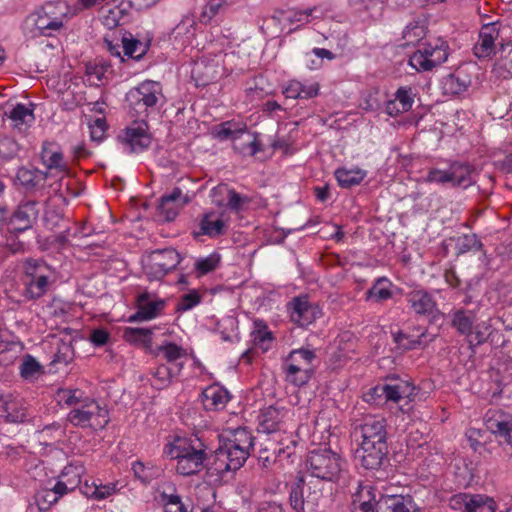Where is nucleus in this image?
<instances>
[{"mask_svg":"<svg viewBox=\"0 0 512 512\" xmlns=\"http://www.w3.org/2000/svg\"><path fill=\"white\" fill-rule=\"evenodd\" d=\"M380 503L390 512H419V507L411 495H382Z\"/></svg>","mask_w":512,"mask_h":512,"instance_id":"31","label":"nucleus"},{"mask_svg":"<svg viewBox=\"0 0 512 512\" xmlns=\"http://www.w3.org/2000/svg\"><path fill=\"white\" fill-rule=\"evenodd\" d=\"M141 45L142 44L139 40L123 38L124 55L134 59H140L144 52L142 51L137 54V50Z\"/></svg>","mask_w":512,"mask_h":512,"instance_id":"62","label":"nucleus"},{"mask_svg":"<svg viewBox=\"0 0 512 512\" xmlns=\"http://www.w3.org/2000/svg\"><path fill=\"white\" fill-rule=\"evenodd\" d=\"M366 176V172L361 169L340 168L335 172V177L342 188H351L360 184Z\"/></svg>","mask_w":512,"mask_h":512,"instance_id":"43","label":"nucleus"},{"mask_svg":"<svg viewBox=\"0 0 512 512\" xmlns=\"http://www.w3.org/2000/svg\"><path fill=\"white\" fill-rule=\"evenodd\" d=\"M184 363H176L175 368L166 364H160L156 368L152 369L150 374L152 376L151 385L157 390H162L169 387L174 377L178 376Z\"/></svg>","mask_w":512,"mask_h":512,"instance_id":"27","label":"nucleus"},{"mask_svg":"<svg viewBox=\"0 0 512 512\" xmlns=\"http://www.w3.org/2000/svg\"><path fill=\"white\" fill-rule=\"evenodd\" d=\"M160 501L164 506L165 512H188L186 505L177 494H160Z\"/></svg>","mask_w":512,"mask_h":512,"instance_id":"47","label":"nucleus"},{"mask_svg":"<svg viewBox=\"0 0 512 512\" xmlns=\"http://www.w3.org/2000/svg\"><path fill=\"white\" fill-rule=\"evenodd\" d=\"M27 409L22 400L11 394H0V419L6 423H23L27 420Z\"/></svg>","mask_w":512,"mask_h":512,"instance_id":"22","label":"nucleus"},{"mask_svg":"<svg viewBox=\"0 0 512 512\" xmlns=\"http://www.w3.org/2000/svg\"><path fill=\"white\" fill-rule=\"evenodd\" d=\"M200 301H201V296L199 295V293L197 291L194 290L190 293L184 294L181 297L180 302L177 305V310L178 311L190 310L194 306L199 304Z\"/></svg>","mask_w":512,"mask_h":512,"instance_id":"59","label":"nucleus"},{"mask_svg":"<svg viewBox=\"0 0 512 512\" xmlns=\"http://www.w3.org/2000/svg\"><path fill=\"white\" fill-rule=\"evenodd\" d=\"M471 81L467 76L462 77L459 72L452 73L444 77L442 89L445 95L456 96L465 92L470 86Z\"/></svg>","mask_w":512,"mask_h":512,"instance_id":"36","label":"nucleus"},{"mask_svg":"<svg viewBox=\"0 0 512 512\" xmlns=\"http://www.w3.org/2000/svg\"><path fill=\"white\" fill-rule=\"evenodd\" d=\"M289 502L295 512H318L323 493L318 482L306 483L301 477L290 487Z\"/></svg>","mask_w":512,"mask_h":512,"instance_id":"10","label":"nucleus"},{"mask_svg":"<svg viewBox=\"0 0 512 512\" xmlns=\"http://www.w3.org/2000/svg\"><path fill=\"white\" fill-rule=\"evenodd\" d=\"M490 325L487 322H481L475 325L473 324L472 332L466 336L469 343V347L473 350L474 347L484 344L488 337Z\"/></svg>","mask_w":512,"mask_h":512,"instance_id":"46","label":"nucleus"},{"mask_svg":"<svg viewBox=\"0 0 512 512\" xmlns=\"http://www.w3.org/2000/svg\"><path fill=\"white\" fill-rule=\"evenodd\" d=\"M181 257L173 248L152 251L143 258V272L150 281L161 280L180 263Z\"/></svg>","mask_w":512,"mask_h":512,"instance_id":"12","label":"nucleus"},{"mask_svg":"<svg viewBox=\"0 0 512 512\" xmlns=\"http://www.w3.org/2000/svg\"><path fill=\"white\" fill-rule=\"evenodd\" d=\"M200 232L198 235L217 237L225 233L224 221L216 217L215 212L205 213L199 221Z\"/></svg>","mask_w":512,"mask_h":512,"instance_id":"35","label":"nucleus"},{"mask_svg":"<svg viewBox=\"0 0 512 512\" xmlns=\"http://www.w3.org/2000/svg\"><path fill=\"white\" fill-rule=\"evenodd\" d=\"M295 446V440H289L287 444H284L281 440L279 444L274 447H265L262 449L259 454V460L263 462L264 466H268L276 462L277 459L280 461L288 459L295 453Z\"/></svg>","mask_w":512,"mask_h":512,"instance_id":"28","label":"nucleus"},{"mask_svg":"<svg viewBox=\"0 0 512 512\" xmlns=\"http://www.w3.org/2000/svg\"><path fill=\"white\" fill-rule=\"evenodd\" d=\"M220 72L218 62L201 58L194 62L191 77L194 79L196 86H207L220 77Z\"/></svg>","mask_w":512,"mask_h":512,"instance_id":"24","label":"nucleus"},{"mask_svg":"<svg viewBox=\"0 0 512 512\" xmlns=\"http://www.w3.org/2000/svg\"><path fill=\"white\" fill-rule=\"evenodd\" d=\"M67 421L74 427L105 428L110 419L108 410L94 399H87L83 404L73 408L67 414Z\"/></svg>","mask_w":512,"mask_h":512,"instance_id":"11","label":"nucleus"},{"mask_svg":"<svg viewBox=\"0 0 512 512\" xmlns=\"http://www.w3.org/2000/svg\"><path fill=\"white\" fill-rule=\"evenodd\" d=\"M90 398L84 391L78 388H59L56 392L57 401L71 409L83 404Z\"/></svg>","mask_w":512,"mask_h":512,"instance_id":"38","label":"nucleus"},{"mask_svg":"<svg viewBox=\"0 0 512 512\" xmlns=\"http://www.w3.org/2000/svg\"><path fill=\"white\" fill-rule=\"evenodd\" d=\"M254 325L255 329L251 333L253 343L263 351H267L273 340L272 332L262 320H256Z\"/></svg>","mask_w":512,"mask_h":512,"instance_id":"44","label":"nucleus"},{"mask_svg":"<svg viewBox=\"0 0 512 512\" xmlns=\"http://www.w3.org/2000/svg\"><path fill=\"white\" fill-rule=\"evenodd\" d=\"M413 311L420 315H429L437 310V304L432 295L425 290H413L406 296Z\"/></svg>","mask_w":512,"mask_h":512,"instance_id":"29","label":"nucleus"},{"mask_svg":"<svg viewBox=\"0 0 512 512\" xmlns=\"http://www.w3.org/2000/svg\"><path fill=\"white\" fill-rule=\"evenodd\" d=\"M70 6L66 1L45 2L28 17L34 27V36L54 37L68 21Z\"/></svg>","mask_w":512,"mask_h":512,"instance_id":"5","label":"nucleus"},{"mask_svg":"<svg viewBox=\"0 0 512 512\" xmlns=\"http://www.w3.org/2000/svg\"><path fill=\"white\" fill-rule=\"evenodd\" d=\"M416 387L409 380L399 378H390V383L374 387V392L384 394L386 401L398 403L402 399L409 402L415 398Z\"/></svg>","mask_w":512,"mask_h":512,"instance_id":"18","label":"nucleus"},{"mask_svg":"<svg viewBox=\"0 0 512 512\" xmlns=\"http://www.w3.org/2000/svg\"><path fill=\"white\" fill-rule=\"evenodd\" d=\"M250 202V199L247 196H243L236 192L234 189L228 190L227 195V207L232 211H240L242 210L244 204Z\"/></svg>","mask_w":512,"mask_h":512,"instance_id":"57","label":"nucleus"},{"mask_svg":"<svg viewBox=\"0 0 512 512\" xmlns=\"http://www.w3.org/2000/svg\"><path fill=\"white\" fill-rule=\"evenodd\" d=\"M106 120L104 118H97L90 124L91 139L97 142L103 140L106 132Z\"/></svg>","mask_w":512,"mask_h":512,"instance_id":"60","label":"nucleus"},{"mask_svg":"<svg viewBox=\"0 0 512 512\" xmlns=\"http://www.w3.org/2000/svg\"><path fill=\"white\" fill-rule=\"evenodd\" d=\"M41 371V365L31 355H26L20 366L21 376L25 379L35 376Z\"/></svg>","mask_w":512,"mask_h":512,"instance_id":"56","label":"nucleus"},{"mask_svg":"<svg viewBox=\"0 0 512 512\" xmlns=\"http://www.w3.org/2000/svg\"><path fill=\"white\" fill-rule=\"evenodd\" d=\"M500 34V24L492 22L484 24L479 32L478 41L474 45L473 53L478 59H491L499 55L496 41Z\"/></svg>","mask_w":512,"mask_h":512,"instance_id":"16","label":"nucleus"},{"mask_svg":"<svg viewBox=\"0 0 512 512\" xmlns=\"http://www.w3.org/2000/svg\"><path fill=\"white\" fill-rule=\"evenodd\" d=\"M153 329L128 327L124 331V339L131 344H142L151 353Z\"/></svg>","mask_w":512,"mask_h":512,"instance_id":"39","label":"nucleus"},{"mask_svg":"<svg viewBox=\"0 0 512 512\" xmlns=\"http://www.w3.org/2000/svg\"><path fill=\"white\" fill-rule=\"evenodd\" d=\"M316 10H317L316 7H313V8H308L303 11H291L285 17V20L288 21L289 23L302 22V21L308 23L310 21L309 16H312L313 12H315Z\"/></svg>","mask_w":512,"mask_h":512,"instance_id":"63","label":"nucleus"},{"mask_svg":"<svg viewBox=\"0 0 512 512\" xmlns=\"http://www.w3.org/2000/svg\"><path fill=\"white\" fill-rule=\"evenodd\" d=\"M40 159L42 164L48 170H56L58 172H65L67 164L64 160L63 153L55 142H44L40 152Z\"/></svg>","mask_w":512,"mask_h":512,"instance_id":"25","label":"nucleus"},{"mask_svg":"<svg viewBox=\"0 0 512 512\" xmlns=\"http://www.w3.org/2000/svg\"><path fill=\"white\" fill-rule=\"evenodd\" d=\"M203 404L206 410H221L229 401L228 391L219 385H210L202 392Z\"/></svg>","mask_w":512,"mask_h":512,"instance_id":"30","label":"nucleus"},{"mask_svg":"<svg viewBox=\"0 0 512 512\" xmlns=\"http://www.w3.org/2000/svg\"><path fill=\"white\" fill-rule=\"evenodd\" d=\"M317 356L314 350L299 348L292 350L285 359V380L294 386L306 385L315 373Z\"/></svg>","mask_w":512,"mask_h":512,"instance_id":"7","label":"nucleus"},{"mask_svg":"<svg viewBox=\"0 0 512 512\" xmlns=\"http://www.w3.org/2000/svg\"><path fill=\"white\" fill-rule=\"evenodd\" d=\"M55 352L53 355V359L51 360L49 366L50 370L52 368H56V365L63 364L67 365L69 364L73 358H74V348L72 346V340H64V339H57L55 343Z\"/></svg>","mask_w":512,"mask_h":512,"instance_id":"37","label":"nucleus"},{"mask_svg":"<svg viewBox=\"0 0 512 512\" xmlns=\"http://www.w3.org/2000/svg\"><path fill=\"white\" fill-rule=\"evenodd\" d=\"M378 501L374 493V488L370 485L360 486L358 491L353 495V506H358L362 501Z\"/></svg>","mask_w":512,"mask_h":512,"instance_id":"58","label":"nucleus"},{"mask_svg":"<svg viewBox=\"0 0 512 512\" xmlns=\"http://www.w3.org/2000/svg\"><path fill=\"white\" fill-rule=\"evenodd\" d=\"M451 506L453 508L464 507L465 512H495L496 504L492 498L483 495L459 494L452 497Z\"/></svg>","mask_w":512,"mask_h":512,"instance_id":"21","label":"nucleus"},{"mask_svg":"<svg viewBox=\"0 0 512 512\" xmlns=\"http://www.w3.org/2000/svg\"><path fill=\"white\" fill-rule=\"evenodd\" d=\"M254 437L247 428L239 427L219 436V445L213 448L212 472L223 476L226 472L239 470L250 456Z\"/></svg>","mask_w":512,"mask_h":512,"instance_id":"3","label":"nucleus"},{"mask_svg":"<svg viewBox=\"0 0 512 512\" xmlns=\"http://www.w3.org/2000/svg\"><path fill=\"white\" fill-rule=\"evenodd\" d=\"M351 434L358 445L355 457L363 468L379 470L388 463V433L384 418L366 415L355 419Z\"/></svg>","mask_w":512,"mask_h":512,"instance_id":"1","label":"nucleus"},{"mask_svg":"<svg viewBox=\"0 0 512 512\" xmlns=\"http://www.w3.org/2000/svg\"><path fill=\"white\" fill-rule=\"evenodd\" d=\"M448 49L446 41L437 39L435 43H427L415 51L409 58V64L418 72L431 71L447 60Z\"/></svg>","mask_w":512,"mask_h":512,"instance_id":"13","label":"nucleus"},{"mask_svg":"<svg viewBox=\"0 0 512 512\" xmlns=\"http://www.w3.org/2000/svg\"><path fill=\"white\" fill-rule=\"evenodd\" d=\"M153 356L162 355L163 358L175 368L176 363H184L181 359L186 358V350L174 342L165 341L161 345L151 349Z\"/></svg>","mask_w":512,"mask_h":512,"instance_id":"33","label":"nucleus"},{"mask_svg":"<svg viewBox=\"0 0 512 512\" xmlns=\"http://www.w3.org/2000/svg\"><path fill=\"white\" fill-rule=\"evenodd\" d=\"M495 70L504 78L512 75V42L499 43V57L495 63Z\"/></svg>","mask_w":512,"mask_h":512,"instance_id":"40","label":"nucleus"},{"mask_svg":"<svg viewBox=\"0 0 512 512\" xmlns=\"http://www.w3.org/2000/svg\"><path fill=\"white\" fill-rule=\"evenodd\" d=\"M451 326L456 329L460 335L468 336L472 332L473 324L476 321V313L464 308L453 311L450 315Z\"/></svg>","mask_w":512,"mask_h":512,"instance_id":"34","label":"nucleus"},{"mask_svg":"<svg viewBox=\"0 0 512 512\" xmlns=\"http://www.w3.org/2000/svg\"><path fill=\"white\" fill-rule=\"evenodd\" d=\"M181 199L182 204H187L190 201L187 195L182 196V190L179 187H175L170 193L164 194L160 198L158 208L165 215L167 221H172L177 216L178 211L175 203Z\"/></svg>","mask_w":512,"mask_h":512,"instance_id":"32","label":"nucleus"},{"mask_svg":"<svg viewBox=\"0 0 512 512\" xmlns=\"http://www.w3.org/2000/svg\"><path fill=\"white\" fill-rule=\"evenodd\" d=\"M220 255L217 253H212L205 258H200L195 263V269L199 273V275L208 274L218 267L220 263Z\"/></svg>","mask_w":512,"mask_h":512,"instance_id":"53","label":"nucleus"},{"mask_svg":"<svg viewBox=\"0 0 512 512\" xmlns=\"http://www.w3.org/2000/svg\"><path fill=\"white\" fill-rule=\"evenodd\" d=\"M109 337H110V334L106 329L99 328V329H94L91 332L89 339L95 346L100 347V346L105 345L108 342Z\"/></svg>","mask_w":512,"mask_h":512,"instance_id":"64","label":"nucleus"},{"mask_svg":"<svg viewBox=\"0 0 512 512\" xmlns=\"http://www.w3.org/2000/svg\"><path fill=\"white\" fill-rule=\"evenodd\" d=\"M149 126L144 119L136 120L123 129L117 136L118 141L128 153H140L152 143Z\"/></svg>","mask_w":512,"mask_h":512,"instance_id":"15","label":"nucleus"},{"mask_svg":"<svg viewBox=\"0 0 512 512\" xmlns=\"http://www.w3.org/2000/svg\"><path fill=\"white\" fill-rule=\"evenodd\" d=\"M132 116L144 119L150 112L158 110L164 102L162 85L160 82L145 80L126 94Z\"/></svg>","mask_w":512,"mask_h":512,"instance_id":"6","label":"nucleus"},{"mask_svg":"<svg viewBox=\"0 0 512 512\" xmlns=\"http://www.w3.org/2000/svg\"><path fill=\"white\" fill-rule=\"evenodd\" d=\"M234 124L231 121L223 122L216 127V135L221 140L226 139H239L246 133V128H233Z\"/></svg>","mask_w":512,"mask_h":512,"instance_id":"49","label":"nucleus"},{"mask_svg":"<svg viewBox=\"0 0 512 512\" xmlns=\"http://www.w3.org/2000/svg\"><path fill=\"white\" fill-rule=\"evenodd\" d=\"M4 114L11 120L12 125L19 130L22 129L23 125L34 120L33 110L21 103L15 105L10 111H5Z\"/></svg>","mask_w":512,"mask_h":512,"instance_id":"42","label":"nucleus"},{"mask_svg":"<svg viewBox=\"0 0 512 512\" xmlns=\"http://www.w3.org/2000/svg\"><path fill=\"white\" fill-rule=\"evenodd\" d=\"M390 282L385 278H379L373 286L366 292L367 300L382 302L392 297V291L389 288Z\"/></svg>","mask_w":512,"mask_h":512,"instance_id":"45","label":"nucleus"},{"mask_svg":"<svg viewBox=\"0 0 512 512\" xmlns=\"http://www.w3.org/2000/svg\"><path fill=\"white\" fill-rule=\"evenodd\" d=\"M415 93L411 87H400L395 93V98L401 106V110L409 111L414 103Z\"/></svg>","mask_w":512,"mask_h":512,"instance_id":"55","label":"nucleus"},{"mask_svg":"<svg viewBox=\"0 0 512 512\" xmlns=\"http://www.w3.org/2000/svg\"><path fill=\"white\" fill-rule=\"evenodd\" d=\"M245 134H247L249 139H247L245 142H243L240 147L235 145L234 146L235 149H237L240 153L249 155V156H254L258 152L263 151V146L258 139V135L254 134V133H249L247 131Z\"/></svg>","mask_w":512,"mask_h":512,"instance_id":"52","label":"nucleus"},{"mask_svg":"<svg viewBox=\"0 0 512 512\" xmlns=\"http://www.w3.org/2000/svg\"><path fill=\"white\" fill-rule=\"evenodd\" d=\"M413 330L420 332L417 337L401 330L391 332L394 342L405 350L424 349L437 337L436 334L428 333L427 329L420 331L419 327H414Z\"/></svg>","mask_w":512,"mask_h":512,"instance_id":"23","label":"nucleus"},{"mask_svg":"<svg viewBox=\"0 0 512 512\" xmlns=\"http://www.w3.org/2000/svg\"><path fill=\"white\" fill-rule=\"evenodd\" d=\"M34 498L40 511L48 510L59 500L51 489H41L37 491Z\"/></svg>","mask_w":512,"mask_h":512,"instance_id":"54","label":"nucleus"},{"mask_svg":"<svg viewBox=\"0 0 512 512\" xmlns=\"http://www.w3.org/2000/svg\"><path fill=\"white\" fill-rule=\"evenodd\" d=\"M484 424L497 439L500 446H506L512 450V415L502 409H489L484 415ZM512 459V452L508 454Z\"/></svg>","mask_w":512,"mask_h":512,"instance_id":"14","label":"nucleus"},{"mask_svg":"<svg viewBox=\"0 0 512 512\" xmlns=\"http://www.w3.org/2000/svg\"><path fill=\"white\" fill-rule=\"evenodd\" d=\"M21 283L27 300L43 297L55 283V272L43 259L27 258L22 262Z\"/></svg>","mask_w":512,"mask_h":512,"instance_id":"4","label":"nucleus"},{"mask_svg":"<svg viewBox=\"0 0 512 512\" xmlns=\"http://www.w3.org/2000/svg\"><path fill=\"white\" fill-rule=\"evenodd\" d=\"M171 459L177 460L176 471L183 476L199 473L203 468L212 472L213 447L203 433L192 434L189 437L176 438L165 450Z\"/></svg>","mask_w":512,"mask_h":512,"instance_id":"2","label":"nucleus"},{"mask_svg":"<svg viewBox=\"0 0 512 512\" xmlns=\"http://www.w3.org/2000/svg\"><path fill=\"white\" fill-rule=\"evenodd\" d=\"M286 412L273 406L265 408L259 416V428L264 433H277L284 425Z\"/></svg>","mask_w":512,"mask_h":512,"instance_id":"26","label":"nucleus"},{"mask_svg":"<svg viewBox=\"0 0 512 512\" xmlns=\"http://www.w3.org/2000/svg\"><path fill=\"white\" fill-rule=\"evenodd\" d=\"M288 309L293 322L305 327L322 316V310L317 304L309 302L307 296H299L288 303Z\"/></svg>","mask_w":512,"mask_h":512,"instance_id":"17","label":"nucleus"},{"mask_svg":"<svg viewBox=\"0 0 512 512\" xmlns=\"http://www.w3.org/2000/svg\"><path fill=\"white\" fill-rule=\"evenodd\" d=\"M306 467L313 477L325 481H335L342 470L340 456L330 448L310 451L306 458Z\"/></svg>","mask_w":512,"mask_h":512,"instance_id":"9","label":"nucleus"},{"mask_svg":"<svg viewBox=\"0 0 512 512\" xmlns=\"http://www.w3.org/2000/svg\"><path fill=\"white\" fill-rule=\"evenodd\" d=\"M481 247L482 243L477 238L476 234H465L458 237L456 242L457 254H464L471 250H480Z\"/></svg>","mask_w":512,"mask_h":512,"instance_id":"50","label":"nucleus"},{"mask_svg":"<svg viewBox=\"0 0 512 512\" xmlns=\"http://www.w3.org/2000/svg\"><path fill=\"white\" fill-rule=\"evenodd\" d=\"M475 168L468 163L454 162L448 170L430 168L424 177L425 183H435L441 186L450 184L452 187L468 188L476 183Z\"/></svg>","mask_w":512,"mask_h":512,"instance_id":"8","label":"nucleus"},{"mask_svg":"<svg viewBox=\"0 0 512 512\" xmlns=\"http://www.w3.org/2000/svg\"><path fill=\"white\" fill-rule=\"evenodd\" d=\"M234 2L235 0H207L199 16V21L203 24L210 23L217 14L224 12Z\"/></svg>","mask_w":512,"mask_h":512,"instance_id":"41","label":"nucleus"},{"mask_svg":"<svg viewBox=\"0 0 512 512\" xmlns=\"http://www.w3.org/2000/svg\"><path fill=\"white\" fill-rule=\"evenodd\" d=\"M426 35V27L419 22H411L409 23L404 32L403 38L406 40L408 44H415L419 42Z\"/></svg>","mask_w":512,"mask_h":512,"instance_id":"51","label":"nucleus"},{"mask_svg":"<svg viewBox=\"0 0 512 512\" xmlns=\"http://www.w3.org/2000/svg\"><path fill=\"white\" fill-rule=\"evenodd\" d=\"M132 470L137 479L143 484H149L153 479L159 476V470L153 467H146L143 462L135 461Z\"/></svg>","mask_w":512,"mask_h":512,"instance_id":"48","label":"nucleus"},{"mask_svg":"<svg viewBox=\"0 0 512 512\" xmlns=\"http://www.w3.org/2000/svg\"><path fill=\"white\" fill-rule=\"evenodd\" d=\"M38 202L34 200L22 201L11 217V226L16 232L30 229L39 216Z\"/></svg>","mask_w":512,"mask_h":512,"instance_id":"20","label":"nucleus"},{"mask_svg":"<svg viewBox=\"0 0 512 512\" xmlns=\"http://www.w3.org/2000/svg\"><path fill=\"white\" fill-rule=\"evenodd\" d=\"M36 177L37 176L33 171L26 168H21L17 172V179L20 181L21 185L28 189H32L37 186L38 181L36 180Z\"/></svg>","mask_w":512,"mask_h":512,"instance_id":"61","label":"nucleus"},{"mask_svg":"<svg viewBox=\"0 0 512 512\" xmlns=\"http://www.w3.org/2000/svg\"><path fill=\"white\" fill-rule=\"evenodd\" d=\"M137 311L129 317V322L147 321L156 318L165 308L162 299L153 300L152 295L144 291L136 298Z\"/></svg>","mask_w":512,"mask_h":512,"instance_id":"19","label":"nucleus"}]
</instances>
